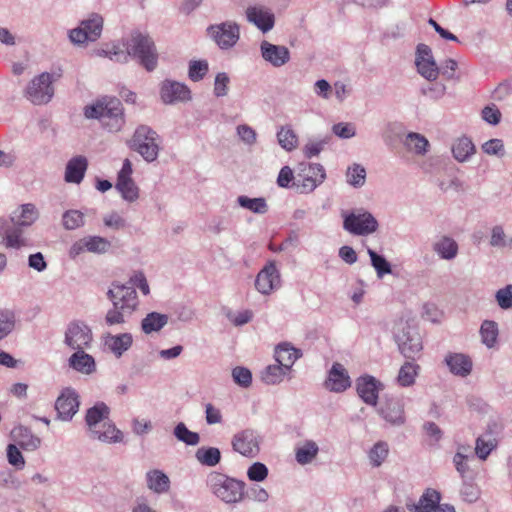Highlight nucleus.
<instances>
[{"instance_id":"obj_56","label":"nucleus","mask_w":512,"mask_h":512,"mask_svg":"<svg viewBox=\"0 0 512 512\" xmlns=\"http://www.w3.org/2000/svg\"><path fill=\"white\" fill-rule=\"evenodd\" d=\"M481 150L489 156H495L498 158H503L505 155L504 142L499 138H493L484 142L481 145Z\"/></svg>"},{"instance_id":"obj_15","label":"nucleus","mask_w":512,"mask_h":512,"mask_svg":"<svg viewBox=\"0 0 512 512\" xmlns=\"http://www.w3.org/2000/svg\"><path fill=\"white\" fill-rule=\"evenodd\" d=\"M79 396L77 392L70 387L63 389L56 399L55 409L57 418L62 421H70L79 409Z\"/></svg>"},{"instance_id":"obj_29","label":"nucleus","mask_w":512,"mask_h":512,"mask_svg":"<svg viewBox=\"0 0 512 512\" xmlns=\"http://www.w3.org/2000/svg\"><path fill=\"white\" fill-rule=\"evenodd\" d=\"M302 356V351L290 343H280L275 348V360L277 363L291 370L293 364Z\"/></svg>"},{"instance_id":"obj_8","label":"nucleus","mask_w":512,"mask_h":512,"mask_svg":"<svg viewBox=\"0 0 512 512\" xmlns=\"http://www.w3.org/2000/svg\"><path fill=\"white\" fill-rule=\"evenodd\" d=\"M103 17L98 13H92L88 18L82 20L78 27L69 31L68 37L73 44H84L88 41L94 42L100 38L103 30Z\"/></svg>"},{"instance_id":"obj_13","label":"nucleus","mask_w":512,"mask_h":512,"mask_svg":"<svg viewBox=\"0 0 512 512\" xmlns=\"http://www.w3.org/2000/svg\"><path fill=\"white\" fill-rule=\"evenodd\" d=\"M207 31L221 49L232 48L240 38L239 25L232 21L211 25L208 27Z\"/></svg>"},{"instance_id":"obj_14","label":"nucleus","mask_w":512,"mask_h":512,"mask_svg":"<svg viewBox=\"0 0 512 512\" xmlns=\"http://www.w3.org/2000/svg\"><path fill=\"white\" fill-rule=\"evenodd\" d=\"M415 65L418 73L428 81H435L439 69L435 62L431 48L426 44H418L415 55Z\"/></svg>"},{"instance_id":"obj_46","label":"nucleus","mask_w":512,"mask_h":512,"mask_svg":"<svg viewBox=\"0 0 512 512\" xmlns=\"http://www.w3.org/2000/svg\"><path fill=\"white\" fill-rule=\"evenodd\" d=\"M4 244L7 248L20 249L28 245V240L23 236L22 227L14 225L5 231Z\"/></svg>"},{"instance_id":"obj_61","label":"nucleus","mask_w":512,"mask_h":512,"mask_svg":"<svg viewBox=\"0 0 512 512\" xmlns=\"http://www.w3.org/2000/svg\"><path fill=\"white\" fill-rule=\"evenodd\" d=\"M248 498L258 504H265L270 498L269 492L258 484H253L248 488Z\"/></svg>"},{"instance_id":"obj_30","label":"nucleus","mask_w":512,"mask_h":512,"mask_svg":"<svg viewBox=\"0 0 512 512\" xmlns=\"http://www.w3.org/2000/svg\"><path fill=\"white\" fill-rule=\"evenodd\" d=\"M146 486L155 494L167 493L170 489V479L162 470L152 469L146 472Z\"/></svg>"},{"instance_id":"obj_1","label":"nucleus","mask_w":512,"mask_h":512,"mask_svg":"<svg viewBox=\"0 0 512 512\" xmlns=\"http://www.w3.org/2000/svg\"><path fill=\"white\" fill-rule=\"evenodd\" d=\"M125 50L118 45H113L103 53L110 60L127 63L129 59H135L148 72L156 69L158 64V52L153 39L141 32H133L124 43Z\"/></svg>"},{"instance_id":"obj_6","label":"nucleus","mask_w":512,"mask_h":512,"mask_svg":"<svg viewBox=\"0 0 512 512\" xmlns=\"http://www.w3.org/2000/svg\"><path fill=\"white\" fill-rule=\"evenodd\" d=\"M341 216L343 218V229L354 236H368L375 233L379 228L377 219L364 208L344 211Z\"/></svg>"},{"instance_id":"obj_45","label":"nucleus","mask_w":512,"mask_h":512,"mask_svg":"<svg viewBox=\"0 0 512 512\" xmlns=\"http://www.w3.org/2000/svg\"><path fill=\"white\" fill-rule=\"evenodd\" d=\"M367 253L370 257L371 266L375 269L379 279L392 273V266L383 255L378 254L371 248H367Z\"/></svg>"},{"instance_id":"obj_18","label":"nucleus","mask_w":512,"mask_h":512,"mask_svg":"<svg viewBox=\"0 0 512 512\" xmlns=\"http://www.w3.org/2000/svg\"><path fill=\"white\" fill-rule=\"evenodd\" d=\"M160 97L165 104H174L177 102L190 101L191 90L181 82L174 80H165L160 86Z\"/></svg>"},{"instance_id":"obj_22","label":"nucleus","mask_w":512,"mask_h":512,"mask_svg":"<svg viewBox=\"0 0 512 512\" xmlns=\"http://www.w3.org/2000/svg\"><path fill=\"white\" fill-rule=\"evenodd\" d=\"M324 386L327 390L334 393H342L351 386L350 376L342 364L338 362L333 363Z\"/></svg>"},{"instance_id":"obj_35","label":"nucleus","mask_w":512,"mask_h":512,"mask_svg":"<svg viewBox=\"0 0 512 512\" xmlns=\"http://www.w3.org/2000/svg\"><path fill=\"white\" fill-rule=\"evenodd\" d=\"M420 371V366L413 360H408L400 367L396 381L401 387H410Z\"/></svg>"},{"instance_id":"obj_57","label":"nucleus","mask_w":512,"mask_h":512,"mask_svg":"<svg viewBox=\"0 0 512 512\" xmlns=\"http://www.w3.org/2000/svg\"><path fill=\"white\" fill-rule=\"evenodd\" d=\"M268 474V467L262 462H254L247 469V477L252 482H263Z\"/></svg>"},{"instance_id":"obj_54","label":"nucleus","mask_w":512,"mask_h":512,"mask_svg":"<svg viewBox=\"0 0 512 512\" xmlns=\"http://www.w3.org/2000/svg\"><path fill=\"white\" fill-rule=\"evenodd\" d=\"M209 66L206 60H192L189 62L188 77L193 82L201 81L208 73Z\"/></svg>"},{"instance_id":"obj_60","label":"nucleus","mask_w":512,"mask_h":512,"mask_svg":"<svg viewBox=\"0 0 512 512\" xmlns=\"http://www.w3.org/2000/svg\"><path fill=\"white\" fill-rule=\"evenodd\" d=\"M6 453H7V460L10 465L14 466L18 470H21L24 468L25 459L17 445L8 444Z\"/></svg>"},{"instance_id":"obj_3","label":"nucleus","mask_w":512,"mask_h":512,"mask_svg":"<svg viewBox=\"0 0 512 512\" xmlns=\"http://www.w3.org/2000/svg\"><path fill=\"white\" fill-rule=\"evenodd\" d=\"M87 119H97L109 132L122 129L125 118L122 103L116 97H102L84 108Z\"/></svg>"},{"instance_id":"obj_36","label":"nucleus","mask_w":512,"mask_h":512,"mask_svg":"<svg viewBox=\"0 0 512 512\" xmlns=\"http://www.w3.org/2000/svg\"><path fill=\"white\" fill-rule=\"evenodd\" d=\"M168 323V316L158 312L148 313L141 321V329L145 334L159 332Z\"/></svg>"},{"instance_id":"obj_42","label":"nucleus","mask_w":512,"mask_h":512,"mask_svg":"<svg viewBox=\"0 0 512 512\" xmlns=\"http://www.w3.org/2000/svg\"><path fill=\"white\" fill-rule=\"evenodd\" d=\"M279 145L287 152L295 150L298 146V136L291 126H282L277 132Z\"/></svg>"},{"instance_id":"obj_9","label":"nucleus","mask_w":512,"mask_h":512,"mask_svg":"<svg viewBox=\"0 0 512 512\" xmlns=\"http://www.w3.org/2000/svg\"><path fill=\"white\" fill-rule=\"evenodd\" d=\"M53 76L43 72L34 77L26 88V97L35 105L47 104L54 95Z\"/></svg>"},{"instance_id":"obj_43","label":"nucleus","mask_w":512,"mask_h":512,"mask_svg":"<svg viewBox=\"0 0 512 512\" xmlns=\"http://www.w3.org/2000/svg\"><path fill=\"white\" fill-rule=\"evenodd\" d=\"M499 335L498 324L492 320H484L480 327L482 343L487 348H493Z\"/></svg>"},{"instance_id":"obj_16","label":"nucleus","mask_w":512,"mask_h":512,"mask_svg":"<svg viewBox=\"0 0 512 512\" xmlns=\"http://www.w3.org/2000/svg\"><path fill=\"white\" fill-rule=\"evenodd\" d=\"M262 59L274 68L286 65L291 58L289 49L284 45H276L263 40L259 46Z\"/></svg>"},{"instance_id":"obj_31","label":"nucleus","mask_w":512,"mask_h":512,"mask_svg":"<svg viewBox=\"0 0 512 512\" xmlns=\"http://www.w3.org/2000/svg\"><path fill=\"white\" fill-rule=\"evenodd\" d=\"M445 362L451 373L465 377L472 370V362L470 358L461 353H452L445 357Z\"/></svg>"},{"instance_id":"obj_11","label":"nucleus","mask_w":512,"mask_h":512,"mask_svg":"<svg viewBox=\"0 0 512 512\" xmlns=\"http://www.w3.org/2000/svg\"><path fill=\"white\" fill-rule=\"evenodd\" d=\"M93 340L90 327L83 321H71L65 330L64 344L72 350L87 349Z\"/></svg>"},{"instance_id":"obj_55","label":"nucleus","mask_w":512,"mask_h":512,"mask_svg":"<svg viewBox=\"0 0 512 512\" xmlns=\"http://www.w3.org/2000/svg\"><path fill=\"white\" fill-rule=\"evenodd\" d=\"M86 250L92 253L103 254L111 247L110 241L100 236L85 237Z\"/></svg>"},{"instance_id":"obj_38","label":"nucleus","mask_w":512,"mask_h":512,"mask_svg":"<svg viewBox=\"0 0 512 512\" xmlns=\"http://www.w3.org/2000/svg\"><path fill=\"white\" fill-rule=\"evenodd\" d=\"M195 458L203 466L215 467L221 461V452L216 447H200L195 452Z\"/></svg>"},{"instance_id":"obj_24","label":"nucleus","mask_w":512,"mask_h":512,"mask_svg":"<svg viewBox=\"0 0 512 512\" xmlns=\"http://www.w3.org/2000/svg\"><path fill=\"white\" fill-rule=\"evenodd\" d=\"M88 168V160L85 156L72 157L66 164L64 180L67 183L80 184Z\"/></svg>"},{"instance_id":"obj_58","label":"nucleus","mask_w":512,"mask_h":512,"mask_svg":"<svg viewBox=\"0 0 512 512\" xmlns=\"http://www.w3.org/2000/svg\"><path fill=\"white\" fill-rule=\"evenodd\" d=\"M233 381L242 388H248L252 384V373L251 371L242 366H237L232 369Z\"/></svg>"},{"instance_id":"obj_64","label":"nucleus","mask_w":512,"mask_h":512,"mask_svg":"<svg viewBox=\"0 0 512 512\" xmlns=\"http://www.w3.org/2000/svg\"><path fill=\"white\" fill-rule=\"evenodd\" d=\"M496 301L500 308L511 309L512 308V284L506 285L499 289L495 294Z\"/></svg>"},{"instance_id":"obj_28","label":"nucleus","mask_w":512,"mask_h":512,"mask_svg":"<svg viewBox=\"0 0 512 512\" xmlns=\"http://www.w3.org/2000/svg\"><path fill=\"white\" fill-rule=\"evenodd\" d=\"M89 437L103 443L114 444L123 441V433L110 420L103 422L102 426L89 433Z\"/></svg>"},{"instance_id":"obj_12","label":"nucleus","mask_w":512,"mask_h":512,"mask_svg":"<svg viewBox=\"0 0 512 512\" xmlns=\"http://www.w3.org/2000/svg\"><path fill=\"white\" fill-rule=\"evenodd\" d=\"M379 416L389 425L403 426L406 422L404 402L398 397H386L377 407Z\"/></svg>"},{"instance_id":"obj_41","label":"nucleus","mask_w":512,"mask_h":512,"mask_svg":"<svg viewBox=\"0 0 512 512\" xmlns=\"http://www.w3.org/2000/svg\"><path fill=\"white\" fill-rule=\"evenodd\" d=\"M17 444L25 451H35L41 445V439L34 435L30 429L20 427L17 430Z\"/></svg>"},{"instance_id":"obj_37","label":"nucleus","mask_w":512,"mask_h":512,"mask_svg":"<svg viewBox=\"0 0 512 512\" xmlns=\"http://www.w3.org/2000/svg\"><path fill=\"white\" fill-rule=\"evenodd\" d=\"M38 218V211L33 204H23L18 211L14 212L12 221L19 227L30 226Z\"/></svg>"},{"instance_id":"obj_19","label":"nucleus","mask_w":512,"mask_h":512,"mask_svg":"<svg viewBox=\"0 0 512 512\" xmlns=\"http://www.w3.org/2000/svg\"><path fill=\"white\" fill-rule=\"evenodd\" d=\"M245 15L247 21L257 27L262 33H268L275 25L274 13L264 5L247 7Z\"/></svg>"},{"instance_id":"obj_52","label":"nucleus","mask_w":512,"mask_h":512,"mask_svg":"<svg viewBox=\"0 0 512 512\" xmlns=\"http://www.w3.org/2000/svg\"><path fill=\"white\" fill-rule=\"evenodd\" d=\"M389 453L388 444L384 441H378L373 445L368 453L370 463L373 467H379L385 461Z\"/></svg>"},{"instance_id":"obj_10","label":"nucleus","mask_w":512,"mask_h":512,"mask_svg":"<svg viewBox=\"0 0 512 512\" xmlns=\"http://www.w3.org/2000/svg\"><path fill=\"white\" fill-rule=\"evenodd\" d=\"M260 443L259 433L251 428L238 431L231 439L233 451L247 458H254L259 454Z\"/></svg>"},{"instance_id":"obj_44","label":"nucleus","mask_w":512,"mask_h":512,"mask_svg":"<svg viewBox=\"0 0 512 512\" xmlns=\"http://www.w3.org/2000/svg\"><path fill=\"white\" fill-rule=\"evenodd\" d=\"M289 371L286 367L277 363L267 366L262 372L261 378L268 385H276L283 381Z\"/></svg>"},{"instance_id":"obj_39","label":"nucleus","mask_w":512,"mask_h":512,"mask_svg":"<svg viewBox=\"0 0 512 512\" xmlns=\"http://www.w3.org/2000/svg\"><path fill=\"white\" fill-rule=\"evenodd\" d=\"M404 145L417 155H425L428 152L429 141L419 133L409 132L404 140Z\"/></svg>"},{"instance_id":"obj_34","label":"nucleus","mask_w":512,"mask_h":512,"mask_svg":"<svg viewBox=\"0 0 512 512\" xmlns=\"http://www.w3.org/2000/svg\"><path fill=\"white\" fill-rule=\"evenodd\" d=\"M457 242L449 237L442 236L439 240L433 243V251L443 260H453L458 254Z\"/></svg>"},{"instance_id":"obj_47","label":"nucleus","mask_w":512,"mask_h":512,"mask_svg":"<svg viewBox=\"0 0 512 512\" xmlns=\"http://www.w3.org/2000/svg\"><path fill=\"white\" fill-rule=\"evenodd\" d=\"M237 203L240 207L256 214H265L268 211L266 199L263 197L250 198L245 195H240L237 198Z\"/></svg>"},{"instance_id":"obj_26","label":"nucleus","mask_w":512,"mask_h":512,"mask_svg":"<svg viewBox=\"0 0 512 512\" xmlns=\"http://www.w3.org/2000/svg\"><path fill=\"white\" fill-rule=\"evenodd\" d=\"M440 501V492L428 488L421 495L417 503L407 504V509L410 512H435Z\"/></svg>"},{"instance_id":"obj_62","label":"nucleus","mask_w":512,"mask_h":512,"mask_svg":"<svg viewBox=\"0 0 512 512\" xmlns=\"http://www.w3.org/2000/svg\"><path fill=\"white\" fill-rule=\"evenodd\" d=\"M230 78L227 73L219 72L215 76L213 93L216 97H224L228 94Z\"/></svg>"},{"instance_id":"obj_20","label":"nucleus","mask_w":512,"mask_h":512,"mask_svg":"<svg viewBox=\"0 0 512 512\" xmlns=\"http://www.w3.org/2000/svg\"><path fill=\"white\" fill-rule=\"evenodd\" d=\"M382 389L383 384L374 376L362 375L356 380L357 394L367 405L377 406Z\"/></svg>"},{"instance_id":"obj_48","label":"nucleus","mask_w":512,"mask_h":512,"mask_svg":"<svg viewBox=\"0 0 512 512\" xmlns=\"http://www.w3.org/2000/svg\"><path fill=\"white\" fill-rule=\"evenodd\" d=\"M115 188L127 202L132 203L139 198V188L133 179L117 180Z\"/></svg>"},{"instance_id":"obj_5","label":"nucleus","mask_w":512,"mask_h":512,"mask_svg":"<svg viewBox=\"0 0 512 512\" xmlns=\"http://www.w3.org/2000/svg\"><path fill=\"white\" fill-rule=\"evenodd\" d=\"M394 340L399 352L408 360L416 361L423 349V343L418 329L408 321L399 320L393 328Z\"/></svg>"},{"instance_id":"obj_23","label":"nucleus","mask_w":512,"mask_h":512,"mask_svg":"<svg viewBox=\"0 0 512 512\" xmlns=\"http://www.w3.org/2000/svg\"><path fill=\"white\" fill-rule=\"evenodd\" d=\"M103 343L106 349L116 358L123 356L133 345V336L129 332L120 334H107L103 337Z\"/></svg>"},{"instance_id":"obj_59","label":"nucleus","mask_w":512,"mask_h":512,"mask_svg":"<svg viewBox=\"0 0 512 512\" xmlns=\"http://www.w3.org/2000/svg\"><path fill=\"white\" fill-rule=\"evenodd\" d=\"M490 245L497 248L512 246V238L507 239L503 227L496 225L491 230Z\"/></svg>"},{"instance_id":"obj_27","label":"nucleus","mask_w":512,"mask_h":512,"mask_svg":"<svg viewBox=\"0 0 512 512\" xmlns=\"http://www.w3.org/2000/svg\"><path fill=\"white\" fill-rule=\"evenodd\" d=\"M110 408L104 402H97L86 412L85 422L89 433L101 427L103 422L109 421Z\"/></svg>"},{"instance_id":"obj_21","label":"nucleus","mask_w":512,"mask_h":512,"mask_svg":"<svg viewBox=\"0 0 512 512\" xmlns=\"http://www.w3.org/2000/svg\"><path fill=\"white\" fill-rule=\"evenodd\" d=\"M302 183H297L301 193H310L326 179V171L319 163H308L303 169Z\"/></svg>"},{"instance_id":"obj_40","label":"nucleus","mask_w":512,"mask_h":512,"mask_svg":"<svg viewBox=\"0 0 512 512\" xmlns=\"http://www.w3.org/2000/svg\"><path fill=\"white\" fill-rule=\"evenodd\" d=\"M496 446L497 441L492 432H486L477 438L475 453L478 458L485 460Z\"/></svg>"},{"instance_id":"obj_53","label":"nucleus","mask_w":512,"mask_h":512,"mask_svg":"<svg viewBox=\"0 0 512 512\" xmlns=\"http://www.w3.org/2000/svg\"><path fill=\"white\" fill-rule=\"evenodd\" d=\"M62 224L67 230H75L84 225V214L79 210H67L62 216Z\"/></svg>"},{"instance_id":"obj_2","label":"nucleus","mask_w":512,"mask_h":512,"mask_svg":"<svg viewBox=\"0 0 512 512\" xmlns=\"http://www.w3.org/2000/svg\"><path fill=\"white\" fill-rule=\"evenodd\" d=\"M112 307L105 314V323L108 326L123 325L139 307V299L132 286L112 282L106 293Z\"/></svg>"},{"instance_id":"obj_7","label":"nucleus","mask_w":512,"mask_h":512,"mask_svg":"<svg viewBox=\"0 0 512 512\" xmlns=\"http://www.w3.org/2000/svg\"><path fill=\"white\" fill-rule=\"evenodd\" d=\"M129 146L138 152L145 161L153 162L159 154V135L151 127L140 125L136 128Z\"/></svg>"},{"instance_id":"obj_4","label":"nucleus","mask_w":512,"mask_h":512,"mask_svg":"<svg viewBox=\"0 0 512 512\" xmlns=\"http://www.w3.org/2000/svg\"><path fill=\"white\" fill-rule=\"evenodd\" d=\"M209 491L227 505H237L245 498L246 483L220 472H210L206 479Z\"/></svg>"},{"instance_id":"obj_33","label":"nucleus","mask_w":512,"mask_h":512,"mask_svg":"<svg viewBox=\"0 0 512 512\" xmlns=\"http://www.w3.org/2000/svg\"><path fill=\"white\" fill-rule=\"evenodd\" d=\"M453 157L458 162H467L475 154L476 148L472 140L467 136L456 139L452 144Z\"/></svg>"},{"instance_id":"obj_32","label":"nucleus","mask_w":512,"mask_h":512,"mask_svg":"<svg viewBox=\"0 0 512 512\" xmlns=\"http://www.w3.org/2000/svg\"><path fill=\"white\" fill-rule=\"evenodd\" d=\"M319 446L314 440H305L295 447V460L299 465L310 464L318 455Z\"/></svg>"},{"instance_id":"obj_51","label":"nucleus","mask_w":512,"mask_h":512,"mask_svg":"<svg viewBox=\"0 0 512 512\" xmlns=\"http://www.w3.org/2000/svg\"><path fill=\"white\" fill-rule=\"evenodd\" d=\"M173 434L180 442L189 446H195L200 442V436L197 432L190 431L185 423H178L173 430Z\"/></svg>"},{"instance_id":"obj_63","label":"nucleus","mask_w":512,"mask_h":512,"mask_svg":"<svg viewBox=\"0 0 512 512\" xmlns=\"http://www.w3.org/2000/svg\"><path fill=\"white\" fill-rule=\"evenodd\" d=\"M236 133L241 141L248 146L254 145L257 141L256 131L247 124L238 125L236 127Z\"/></svg>"},{"instance_id":"obj_25","label":"nucleus","mask_w":512,"mask_h":512,"mask_svg":"<svg viewBox=\"0 0 512 512\" xmlns=\"http://www.w3.org/2000/svg\"><path fill=\"white\" fill-rule=\"evenodd\" d=\"M68 364L70 368L84 375H91L96 371L95 359L85 349L75 350L69 357Z\"/></svg>"},{"instance_id":"obj_49","label":"nucleus","mask_w":512,"mask_h":512,"mask_svg":"<svg viewBox=\"0 0 512 512\" xmlns=\"http://www.w3.org/2000/svg\"><path fill=\"white\" fill-rule=\"evenodd\" d=\"M16 313L7 308L0 309V340L10 335L16 327Z\"/></svg>"},{"instance_id":"obj_50","label":"nucleus","mask_w":512,"mask_h":512,"mask_svg":"<svg viewBox=\"0 0 512 512\" xmlns=\"http://www.w3.org/2000/svg\"><path fill=\"white\" fill-rule=\"evenodd\" d=\"M366 181V169L358 163L348 166L346 171V182L354 188H361Z\"/></svg>"},{"instance_id":"obj_17","label":"nucleus","mask_w":512,"mask_h":512,"mask_svg":"<svg viewBox=\"0 0 512 512\" xmlns=\"http://www.w3.org/2000/svg\"><path fill=\"white\" fill-rule=\"evenodd\" d=\"M280 287V273L273 261L268 262L257 274L255 279L256 290L269 295L275 289Z\"/></svg>"}]
</instances>
